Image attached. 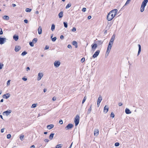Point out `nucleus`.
I'll use <instances>...</instances> for the list:
<instances>
[{
	"mask_svg": "<svg viewBox=\"0 0 148 148\" xmlns=\"http://www.w3.org/2000/svg\"><path fill=\"white\" fill-rule=\"evenodd\" d=\"M100 53V51L99 50H97L95 53L93 55L92 57L93 58H95L97 57L99 54Z\"/></svg>",
	"mask_w": 148,
	"mask_h": 148,
	"instance_id": "nucleus-8",
	"label": "nucleus"
},
{
	"mask_svg": "<svg viewBox=\"0 0 148 148\" xmlns=\"http://www.w3.org/2000/svg\"><path fill=\"white\" fill-rule=\"evenodd\" d=\"M82 11L84 12H85L86 11V8H83L82 9Z\"/></svg>",
	"mask_w": 148,
	"mask_h": 148,
	"instance_id": "nucleus-48",
	"label": "nucleus"
},
{
	"mask_svg": "<svg viewBox=\"0 0 148 148\" xmlns=\"http://www.w3.org/2000/svg\"><path fill=\"white\" fill-rule=\"evenodd\" d=\"M13 39L17 41L18 40V36H16L14 35L13 36Z\"/></svg>",
	"mask_w": 148,
	"mask_h": 148,
	"instance_id": "nucleus-28",
	"label": "nucleus"
},
{
	"mask_svg": "<svg viewBox=\"0 0 148 148\" xmlns=\"http://www.w3.org/2000/svg\"><path fill=\"white\" fill-rule=\"evenodd\" d=\"M27 53L26 51H24L21 54V55L23 56H24L26 55Z\"/></svg>",
	"mask_w": 148,
	"mask_h": 148,
	"instance_id": "nucleus-33",
	"label": "nucleus"
},
{
	"mask_svg": "<svg viewBox=\"0 0 148 148\" xmlns=\"http://www.w3.org/2000/svg\"><path fill=\"white\" fill-rule=\"evenodd\" d=\"M22 79L24 81H26L27 79V78L25 77H23Z\"/></svg>",
	"mask_w": 148,
	"mask_h": 148,
	"instance_id": "nucleus-58",
	"label": "nucleus"
},
{
	"mask_svg": "<svg viewBox=\"0 0 148 148\" xmlns=\"http://www.w3.org/2000/svg\"><path fill=\"white\" fill-rule=\"evenodd\" d=\"M63 23H64V27L66 28L67 27H68V24H67V22H64Z\"/></svg>",
	"mask_w": 148,
	"mask_h": 148,
	"instance_id": "nucleus-35",
	"label": "nucleus"
},
{
	"mask_svg": "<svg viewBox=\"0 0 148 148\" xmlns=\"http://www.w3.org/2000/svg\"><path fill=\"white\" fill-rule=\"evenodd\" d=\"M76 30V28L75 27H73L72 29V31L73 32H75Z\"/></svg>",
	"mask_w": 148,
	"mask_h": 148,
	"instance_id": "nucleus-46",
	"label": "nucleus"
},
{
	"mask_svg": "<svg viewBox=\"0 0 148 148\" xmlns=\"http://www.w3.org/2000/svg\"><path fill=\"white\" fill-rule=\"evenodd\" d=\"M37 103H34L32 104L31 107L32 108H34L36 107V106Z\"/></svg>",
	"mask_w": 148,
	"mask_h": 148,
	"instance_id": "nucleus-34",
	"label": "nucleus"
},
{
	"mask_svg": "<svg viewBox=\"0 0 148 148\" xmlns=\"http://www.w3.org/2000/svg\"><path fill=\"white\" fill-rule=\"evenodd\" d=\"M62 146V144H61L58 145L56 146L55 148H61Z\"/></svg>",
	"mask_w": 148,
	"mask_h": 148,
	"instance_id": "nucleus-27",
	"label": "nucleus"
},
{
	"mask_svg": "<svg viewBox=\"0 0 148 148\" xmlns=\"http://www.w3.org/2000/svg\"><path fill=\"white\" fill-rule=\"evenodd\" d=\"M60 38L61 39H63L64 38V36L63 35H61L60 36Z\"/></svg>",
	"mask_w": 148,
	"mask_h": 148,
	"instance_id": "nucleus-57",
	"label": "nucleus"
},
{
	"mask_svg": "<svg viewBox=\"0 0 148 148\" xmlns=\"http://www.w3.org/2000/svg\"><path fill=\"white\" fill-rule=\"evenodd\" d=\"M53 127L54 125L53 124H50L47 126V128L49 130H50Z\"/></svg>",
	"mask_w": 148,
	"mask_h": 148,
	"instance_id": "nucleus-19",
	"label": "nucleus"
},
{
	"mask_svg": "<svg viewBox=\"0 0 148 148\" xmlns=\"http://www.w3.org/2000/svg\"><path fill=\"white\" fill-rule=\"evenodd\" d=\"M115 146L116 147H118L119 146V143L117 142L115 143Z\"/></svg>",
	"mask_w": 148,
	"mask_h": 148,
	"instance_id": "nucleus-45",
	"label": "nucleus"
},
{
	"mask_svg": "<svg viewBox=\"0 0 148 148\" xmlns=\"http://www.w3.org/2000/svg\"><path fill=\"white\" fill-rule=\"evenodd\" d=\"M114 116V115L113 112H112L110 114V117H112V118Z\"/></svg>",
	"mask_w": 148,
	"mask_h": 148,
	"instance_id": "nucleus-44",
	"label": "nucleus"
},
{
	"mask_svg": "<svg viewBox=\"0 0 148 148\" xmlns=\"http://www.w3.org/2000/svg\"><path fill=\"white\" fill-rule=\"evenodd\" d=\"M30 70V68L29 67H27L26 68V71H28L29 70Z\"/></svg>",
	"mask_w": 148,
	"mask_h": 148,
	"instance_id": "nucleus-61",
	"label": "nucleus"
},
{
	"mask_svg": "<svg viewBox=\"0 0 148 148\" xmlns=\"http://www.w3.org/2000/svg\"><path fill=\"white\" fill-rule=\"evenodd\" d=\"M32 9L29 8H27L25 9V11L27 12H30L31 11Z\"/></svg>",
	"mask_w": 148,
	"mask_h": 148,
	"instance_id": "nucleus-31",
	"label": "nucleus"
},
{
	"mask_svg": "<svg viewBox=\"0 0 148 148\" xmlns=\"http://www.w3.org/2000/svg\"><path fill=\"white\" fill-rule=\"evenodd\" d=\"M24 21L26 23H28V21L27 19L24 20Z\"/></svg>",
	"mask_w": 148,
	"mask_h": 148,
	"instance_id": "nucleus-55",
	"label": "nucleus"
},
{
	"mask_svg": "<svg viewBox=\"0 0 148 148\" xmlns=\"http://www.w3.org/2000/svg\"><path fill=\"white\" fill-rule=\"evenodd\" d=\"M92 105H91L90 106V108L88 109V110L87 111V114H90V113L91 111L92 110Z\"/></svg>",
	"mask_w": 148,
	"mask_h": 148,
	"instance_id": "nucleus-20",
	"label": "nucleus"
},
{
	"mask_svg": "<svg viewBox=\"0 0 148 148\" xmlns=\"http://www.w3.org/2000/svg\"><path fill=\"white\" fill-rule=\"evenodd\" d=\"M147 4H145L143 3H142L141 6L140 8V11L141 12H143L145 10V6Z\"/></svg>",
	"mask_w": 148,
	"mask_h": 148,
	"instance_id": "nucleus-3",
	"label": "nucleus"
},
{
	"mask_svg": "<svg viewBox=\"0 0 148 148\" xmlns=\"http://www.w3.org/2000/svg\"><path fill=\"white\" fill-rule=\"evenodd\" d=\"M97 42H98V44L99 45H101L103 42L101 40H98V41Z\"/></svg>",
	"mask_w": 148,
	"mask_h": 148,
	"instance_id": "nucleus-38",
	"label": "nucleus"
},
{
	"mask_svg": "<svg viewBox=\"0 0 148 148\" xmlns=\"http://www.w3.org/2000/svg\"><path fill=\"white\" fill-rule=\"evenodd\" d=\"M38 41V39L37 38H35L32 40V42L34 43H36Z\"/></svg>",
	"mask_w": 148,
	"mask_h": 148,
	"instance_id": "nucleus-29",
	"label": "nucleus"
},
{
	"mask_svg": "<svg viewBox=\"0 0 148 148\" xmlns=\"http://www.w3.org/2000/svg\"><path fill=\"white\" fill-rule=\"evenodd\" d=\"M59 123L61 125L63 124V121L61 119L59 121Z\"/></svg>",
	"mask_w": 148,
	"mask_h": 148,
	"instance_id": "nucleus-47",
	"label": "nucleus"
},
{
	"mask_svg": "<svg viewBox=\"0 0 148 148\" xmlns=\"http://www.w3.org/2000/svg\"><path fill=\"white\" fill-rule=\"evenodd\" d=\"M24 137V136L23 134H21V135L20 136V138L21 140H23V138Z\"/></svg>",
	"mask_w": 148,
	"mask_h": 148,
	"instance_id": "nucleus-36",
	"label": "nucleus"
},
{
	"mask_svg": "<svg viewBox=\"0 0 148 148\" xmlns=\"http://www.w3.org/2000/svg\"><path fill=\"white\" fill-rule=\"evenodd\" d=\"M49 47L48 46H46L45 47V50L48 49H49Z\"/></svg>",
	"mask_w": 148,
	"mask_h": 148,
	"instance_id": "nucleus-50",
	"label": "nucleus"
},
{
	"mask_svg": "<svg viewBox=\"0 0 148 148\" xmlns=\"http://www.w3.org/2000/svg\"><path fill=\"white\" fill-rule=\"evenodd\" d=\"M102 100V97L101 96H100L98 99L97 100V105L100 103Z\"/></svg>",
	"mask_w": 148,
	"mask_h": 148,
	"instance_id": "nucleus-16",
	"label": "nucleus"
},
{
	"mask_svg": "<svg viewBox=\"0 0 148 148\" xmlns=\"http://www.w3.org/2000/svg\"><path fill=\"white\" fill-rule=\"evenodd\" d=\"M11 135L10 134H8L7 135V137L8 139H10L11 137Z\"/></svg>",
	"mask_w": 148,
	"mask_h": 148,
	"instance_id": "nucleus-41",
	"label": "nucleus"
},
{
	"mask_svg": "<svg viewBox=\"0 0 148 148\" xmlns=\"http://www.w3.org/2000/svg\"><path fill=\"white\" fill-rule=\"evenodd\" d=\"M72 44L73 45L75 46L76 48H77V43L76 41H73L72 42Z\"/></svg>",
	"mask_w": 148,
	"mask_h": 148,
	"instance_id": "nucleus-22",
	"label": "nucleus"
},
{
	"mask_svg": "<svg viewBox=\"0 0 148 148\" xmlns=\"http://www.w3.org/2000/svg\"><path fill=\"white\" fill-rule=\"evenodd\" d=\"M31 148H35V146L34 145H32L30 147Z\"/></svg>",
	"mask_w": 148,
	"mask_h": 148,
	"instance_id": "nucleus-63",
	"label": "nucleus"
},
{
	"mask_svg": "<svg viewBox=\"0 0 148 148\" xmlns=\"http://www.w3.org/2000/svg\"><path fill=\"white\" fill-rule=\"evenodd\" d=\"M55 29V25L54 24H52L51 27V30L52 31H53Z\"/></svg>",
	"mask_w": 148,
	"mask_h": 148,
	"instance_id": "nucleus-30",
	"label": "nucleus"
},
{
	"mask_svg": "<svg viewBox=\"0 0 148 148\" xmlns=\"http://www.w3.org/2000/svg\"><path fill=\"white\" fill-rule=\"evenodd\" d=\"M148 2V0H144L142 2V3L147 4Z\"/></svg>",
	"mask_w": 148,
	"mask_h": 148,
	"instance_id": "nucleus-42",
	"label": "nucleus"
},
{
	"mask_svg": "<svg viewBox=\"0 0 148 148\" xmlns=\"http://www.w3.org/2000/svg\"><path fill=\"white\" fill-rule=\"evenodd\" d=\"M108 110V107L107 105H106L104 108L103 112L105 113L107 112Z\"/></svg>",
	"mask_w": 148,
	"mask_h": 148,
	"instance_id": "nucleus-15",
	"label": "nucleus"
},
{
	"mask_svg": "<svg viewBox=\"0 0 148 148\" xmlns=\"http://www.w3.org/2000/svg\"><path fill=\"white\" fill-rule=\"evenodd\" d=\"M56 39V37H54V38H51V40L53 42H55Z\"/></svg>",
	"mask_w": 148,
	"mask_h": 148,
	"instance_id": "nucleus-43",
	"label": "nucleus"
},
{
	"mask_svg": "<svg viewBox=\"0 0 148 148\" xmlns=\"http://www.w3.org/2000/svg\"><path fill=\"white\" fill-rule=\"evenodd\" d=\"M10 80H8L7 82V85H9L10 84Z\"/></svg>",
	"mask_w": 148,
	"mask_h": 148,
	"instance_id": "nucleus-59",
	"label": "nucleus"
},
{
	"mask_svg": "<svg viewBox=\"0 0 148 148\" xmlns=\"http://www.w3.org/2000/svg\"><path fill=\"white\" fill-rule=\"evenodd\" d=\"M0 29H1V31L0 32V35H2L3 34L2 30L1 28H0Z\"/></svg>",
	"mask_w": 148,
	"mask_h": 148,
	"instance_id": "nucleus-56",
	"label": "nucleus"
},
{
	"mask_svg": "<svg viewBox=\"0 0 148 148\" xmlns=\"http://www.w3.org/2000/svg\"><path fill=\"white\" fill-rule=\"evenodd\" d=\"M44 141L46 142H48L49 141V140L48 139H45L44 140Z\"/></svg>",
	"mask_w": 148,
	"mask_h": 148,
	"instance_id": "nucleus-52",
	"label": "nucleus"
},
{
	"mask_svg": "<svg viewBox=\"0 0 148 148\" xmlns=\"http://www.w3.org/2000/svg\"><path fill=\"white\" fill-rule=\"evenodd\" d=\"M125 112L126 114H128L131 113V112L130 110L126 108L125 110Z\"/></svg>",
	"mask_w": 148,
	"mask_h": 148,
	"instance_id": "nucleus-21",
	"label": "nucleus"
},
{
	"mask_svg": "<svg viewBox=\"0 0 148 148\" xmlns=\"http://www.w3.org/2000/svg\"><path fill=\"white\" fill-rule=\"evenodd\" d=\"M11 112V111L10 110H9V111L7 110V111L4 112L3 113V115L5 114L6 116H8V115H9L10 114Z\"/></svg>",
	"mask_w": 148,
	"mask_h": 148,
	"instance_id": "nucleus-14",
	"label": "nucleus"
},
{
	"mask_svg": "<svg viewBox=\"0 0 148 148\" xmlns=\"http://www.w3.org/2000/svg\"><path fill=\"white\" fill-rule=\"evenodd\" d=\"M3 65V64H0V69H2Z\"/></svg>",
	"mask_w": 148,
	"mask_h": 148,
	"instance_id": "nucleus-54",
	"label": "nucleus"
},
{
	"mask_svg": "<svg viewBox=\"0 0 148 148\" xmlns=\"http://www.w3.org/2000/svg\"><path fill=\"white\" fill-rule=\"evenodd\" d=\"M79 117L78 115H77L76 116L74 121L75 126H77L78 124L79 123Z\"/></svg>",
	"mask_w": 148,
	"mask_h": 148,
	"instance_id": "nucleus-2",
	"label": "nucleus"
},
{
	"mask_svg": "<svg viewBox=\"0 0 148 148\" xmlns=\"http://www.w3.org/2000/svg\"><path fill=\"white\" fill-rule=\"evenodd\" d=\"M85 58H82L81 60V61L83 62H84V61H85Z\"/></svg>",
	"mask_w": 148,
	"mask_h": 148,
	"instance_id": "nucleus-51",
	"label": "nucleus"
},
{
	"mask_svg": "<svg viewBox=\"0 0 148 148\" xmlns=\"http://www.w3.org/2000/svg\"><path fill=\"white\" fill-rule=\"evenodd\" d=\"M67 47L68 48H69V49H71L72 48V46H71L70 45H68V46H67Z\"/></svg>",
	"mask_w": 148,
	"mask_h": 148,
	"instance_id": "nucleus-49",
	"label": "nucleus"
},
{
	"mask_svg": "<svg viewBox=\"0 0 148 148\" xmlns=\"http://www.w3.org/2000/svg\"><path fill=\"white\" fill-rule=\"evenodd\" d=\"M73 125L72 124L70 123L68 124L65 127V129L66 130H68L73 127Z\"/></svg>",
	"mask_w": 148,
	"mask_h": 148,
	"instance_id": "nucleus-7",
	"label": "nucleus"
},
{
	"mask_svg": "<svg viewBox=\"0 0 148 148\" xmlns=\"http://www.w3.org/2000/svg\"><path fill=\"white\" fill-rule=\"evenodd\" d=\"M99 130L98 129H96L94 131V136H97L99 134Z\"/></svg>",
	"mask_w": 148,
	"mask_h": 148,
	"instance_id": "nucleus-12",
	"label": "nucleus"
},
{
	"mask_svg": "<svg viewBox=\"0 0 148 148\" xmlns=\"http://www.w3.org/2000/svg\"><path fill=\"white\" fill-rule=\"evenodd\" d=\"M3 19H4L6 20H9V17L8 16H6V15L4 16H3Z\"/></svg>",
	"mask_w": 148,
	"mask_h": 148,
	"instance_id": "nucleus-26",
	"label": "nucleus"
},
{
	"mask_svg": "<svg viewBox=\"0 0 148 148\" xmlns=\"http://www.w3.org/2000/svg\"><path fill=\"white\" fill-rule=\"evenodd\" d=\"M63 16V14L62 11H61L58 14L59 17L60 18H62Z\"/></svg>",
	"mask_w": 148,
	"mask_h": 148,
	"instance_id": "nucleus-24",
	"label": "nucleus"
},
{
	"mask_svg": "<svg viewBox=\"0 0 148 148\" xmlns=\"http://www.w3.org/2000/svg\"><path fill=\"white\" fill-rule=\"evenodd\" d=\"M86 97H85L83 100H82V104H83L85 102V101L86 100Z\"/></svg>",
	"mask_w": 148,
	"mask_h": 148,
	"instance_id": "nucleus-40",
	"label": "nucleus"
},
{
	"mask_svg": "<svg viewBox=\"0 0 148 148\" xmlns=\"http://www.w3.org/2000/svg\"><path fill=\"white\" fill-rule=\"evenodd\" d=\"M123 105V104L121 102H120L118 104V105L119 106H121L122 105Z\"/></svg>",
	"mask_w": 148,
	"mask_h": 148,
	"instance_id": "nucleus-60",
	"label": "nucleus"
},
{
	"mask_svg": "<svg viewBox=\"0 0 148 148\" xmlns=\"http://www.w3.org/2000/svg\"><path fill=\"white\" fill-rule=\"evenodd\" d=\"M38 33L39 34H40L42 33V28L41 26H39L38 29Z\"/></svg>",
	"mask_w": 148,
	"mask_h": 148,
	"instance_id": "nucleus-23",
	"label": "nucleus"
},
{
	"mask_svg": "<svg viewBox=\"0 0 148 148\" xmlns=\"http://www.w3.org/2000/svg\"><path fill=\"white\" fill-rule=\"evenodd\" d=\"M54 133H51V134H50V135L49 136V139L50 140H51L53 139V136H54Z\"/></svg>",
	"mask_w": 148,
	"mask_h": 148,
	"instance_id": "nucleus-25",
	"label": "nucleus"
},
{
	"mask_svg": "<svg viewBox=\"0 0 148 148\" xmlns=\"http://www.w3.org/2000/svg\"><path fill=\"white\" fill-rule=\"evenodd\" d=\"M91 47L92 50L93 51H94L97 47V44H93L91 45Z\"/></svg>",
	"mask_w": 148,
	"mask_h": 148,
	"instance_id": "nucleus-4",
	"label": "nucleus"
},
{
	"mask_svg": "<svg viewBox=\"0 0 148 148\" xmlns=\"http://www.w3.org/2000/svg\"><path fill=\"white\" fill-rule=\"evenodd\" d=\"M91 18V16H89L88 17V19H90Z\"/></svg>",
	"mask_w": 148,
	"mask_h": 148,
	"instance_id": "nucleus-64",
	"label": "nucleus"
},
{
	"mask_svg": "<svg viewBox=\"0 0 148 148\" xmlns=\"http://www.w3.org/2000/svg\"><path fill=\"white\" fill-rule=\"evenodd\" d=\"M71 3H68L66 6V9L68 8H69V7H70L71 6Z\"/></svg>",
	"mask_w": 148,
	"mask_h": 148,
	"instance_id": "nucleus-32",
	"label": "nucleus"
},
{
	"mask_svg": "<svg viewBox=\"0 0 148 148\" xmlns=\"http://www.w3.org/2000/svg\"><path fill=\"white\" fill-rule=\"evenodd\" d=\"M33 43H34L32 42H30L29 43V44L32 47L34 46V44Z\"/></svg>",
	"mask_w": 148,
	"mask_h": 148,
	"instance_id": "nucleus-39",
	"label": "nucleus"
},
{
	"mask_svg": "<svg viewBox=\"0 0 148 148\" xmlns=\"http://www.w3.org/2000/svg\"><path fill=\"white\" fill-rule=\"evenodd\" d=\"M6 39L5 38L0 37V44H3L5 42Z\"/></svg>",
	"mask_w": 148,
	"mask_h": 148,
	"instance_id": "nucleus-11",
	"label": "nucleus"
},
{
	"mask_svg": "<svg viewBox=\"0 0 148 148\" xmlns=\"http://www.w3.org/2000/svg\"><path fill=\"white\" fill-rule=\"evenodd\" d=\"M130 1L129 0H127L125 4L124 5V6H123V7H124L125 6L127 5V4H129L130 3Z\"/></svg>",
	"mask_w": 148,
	"mask_h": 148,
	"instance_id": "nucleus-37",
	"label": "nucleus"
},
{
	"mask_svg": "<svg viewBox=\"0 0 148 148\" xmlns=\"http://www.w3.org/2000/svg\"><path fill=\"white\" fill-rule=\"evenodd\" d=\"M138 47L139 49H138V54H137V56H138L139 55V54L141 52V47L140 45V44H138Z\"/></svg>",
	"mask_w": 148,
	"mask_h": 148,
	"instance_id": "nucleus-18",
	"label": "nucleus"
},
{
	"mask_svg": "<svg viewBox=\"0 0 148 148\" xmlns=\"http://www.w3.org/2000/svg\"><path fill=\"white\" fill-rule=\"evenodd\" d=\"M43 76V74L42 73H38V77L37 78V80L39 81L40 80L41 78Z\"/></svg>",
	"mask_w": 148,
	"mask_h": 148,
	"instance_id": "nucleus-10",
	"label": "nucleus"
},
{
	"mask_svg": "<svg viewBox=\"0 0 148 148\" xmlns=\"http://www.w3.org/2000/svg\"><path fill=\"white\" fill-rule=\"evenodd\" d=\"M60 62L59 61H56L54 62V66L56 67H58L60 65Z\"/></svg>",
	"mask_w": 148,
	"mask_h": 148,
	"instance_id": "nucleus-9",
	"label": "nucleus"
},
{
	"mask_svg": "<svg viewBox=\"0 0 148 148\" xmlns=\"http://www.w3.org/2000/svg\"><path fill=\"white\" fill-rule=\"evenodd\" d=\"M4 130V128L2 129L1 130V133L3 132Z\"/></svg>",
	"mask_w": 148,
	"mask_h": 148,
	"instance_id": "nucleus-62",
	"label": "nucleus"
},
{
	"mask_svg": "<svg viewBox=\"0 0 148 148\" xmlns=\"http://www.w3.org/2000/svg\"><path fill=\"white\" fill-rule=\"evenodd\" d=\"M56 99V97H53L52 98V100L55 101Z\"/></svg>",
	"mask_w": 148,
	"mask_h": 148,
	"instance_id": "nucleus-53",
	"label": "nucleus"
},
{
	"mask_svg": "<svg viewBox=\"0 0 148 148\" xmlns=\"http://www.w3.org/2000/svg\"><path fill=\"white\" fill-rule=\"evenodd\" d=\"M115 37V35L114 34H113L112 35V38H111V39H110V40L109 44H110V45H113V44L114 39Z\"/></svg>",
	"mask_w": 148,
	"mask_h": 148,
	"instance_id": "nucleus-6",
	"label": "nucleus"
},
{
	"mask_svg": "<svg viewBox=\"0 0 148 148\" xmlns=\"http://www.w3.org/2000/svg\"><path fill=\"white\" fill-rule=\"evenodd\" d=\"M117 11L116 9H114L111 10L107 15V19L108 21H110L112 20L116 14Z\"/></svg>",
	"mask_w": 148,
	"mask_h": 148,
	"instance_id": "nucleus-1",
	"label": "nucleus"
},
{
	"mask_svg": "<svg viewBox=\"0 0 148 148\" xmlns=\"http://www.w3.org/2000/svg\"><path fill=\"white\" fill-rule=\"evenodd\" d=\"M21 49V48L18 46H16L15 47L14 50L16 52L18 51Z\"/></svg>",
	"mask_w": 148,
	"mask_h": 148,
	"instance_id": "nucleus-17",
	"label": "nucleus"
},
{
	"mask_svg": "<svg viewBox=\"0 0 148 148\" xmlns=\"http://www.w3.org/2000/svg\"><path fill=\"white\" fill-rule=\"evenodd\" d=\"M112 46V45H111L110 44H109L107 50L106 54H109L110 51Z\"/></svg>",
	"mask_w": 148,
	"mask_h": 148,
	"instance_id": "nucleus-5",
	"label": "nucleus"
},
{
	"mask_svg": "<svg viewBox=\"0 0 148 148\" xmlns=\"http://www.w3.org/2000/svg\"><path fill=\"white\" fill-rule=\"evenodd\" d=\"M10 96V95L9 93H7L3 95V97L4 98L8 99L9 97Z\"/></svg>",
	"mask_w": 148,
	"mask_h": 148,
	"instance_id": "nucleus-13",
	"label": "nucleus"
}]
</instances>
